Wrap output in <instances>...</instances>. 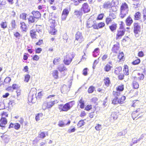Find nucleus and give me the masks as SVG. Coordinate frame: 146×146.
<instances>
[{
    "mask_svg": "<svg viewBox=\"0 0 146 146\" xmlns=\"http://www.w3.org/2000/svg\"><path fill=\"white\" fill-rule=\"evenodd\" d=\"M75 56L74 54L70 53L67 54L64 58L63 60L64 64L66 65H70Z\"/></svg>",
    "mask_w": 146,
    "mask_h": 146,
    "instance_id": "20e7f679",
    "label": "nucleus"
},
{
    "mask_svg": "<svg viewBox=\"0 0 146 146\" xmlns=\"http://www.w3.org/2000/svg\"><path fill=\"white\" fill-rule=\"evenodd\" d=\"M0 26L2 28L5 29L7 27V22L6 21L2 22L0 24Z\"/></svg>",
    "mask_w": 146,
    "mask_h": 146,
    "instance_id": "8fccbe9b",
    "label": "nucleus"
},
{
    "mask_svg": "<svg viewBox=\"0 0 146 146\" xmlns=\"http://www.w3.org/2000/svg\"><path fill=\"white\" fill-rule=\"evenodd\" d=\"M48 135V131H41L38 134V137L39 138L43 139L46 136Z\"/></svg>",
    "mask_w": 146,
    "mask_h": 146,
    "instance_id": "5701e85b",
    "label": "nucleus"
},
{
    "mask_svg": "<svg viewBox=\"0 0 146 146\" xmlns=\"http://www.w3.org/2000/svg\"><path fill=\"white\" fill-rule=\"evenodd\" d=\"M117 75L118 76V77L119 80H123L124 78V74L122 73H121L118 75Z\"/></svg>",
    "mask_w": 146,
    "mask_h": 146,
    "instance_id": "13d9d810",
    "label": "nucleus"
},
{
    "mask_svg": "<svg viewBox=\"0 0 146 146\" xmlns=\"http://www.w3.org/2000/svg\"><path fill=\"white\" fill-rule=\"evenodd\" d=\"M111 116L114 119H116L118 117V115L115 112H112L111 115Z\"/></svg>",
    "mask_w": 146,
    "mask_h": 146,
    "instance_id": "6e6d98bb",
    "label": "nucleus"
},
{
    "mask_svg": "<svg viewBox=\"0 0 146 146\" xmlns=\"http://www.w3.org/2000/svg\"><path fill=\"white\" fill-rule=\"evenodd\" d=\"M15 98L12 97L9 99V102L8 104V108L11 109L15 104Z\"/></svg>",
    "mask_w": 146,
    "mask_h": 146,
    "instance_id": "2eb2a0df",
    "label": "nucleus"
},
{
    "mask_svg": "<svg viewBox=\"0 0 146 146\" xmlns=\"http://www.w3.org/2000/svg\"><path fill=\"white\" fill-rule=\"evenodd\" d=\"M31 13L36 19H38L41 17V15L40 13L37 11H33L31 12Z\"/></svg>",
    "mask_w": 146,
    "mask_h": 146,
    "instance_id": "a211bd4d",
    "label": "nucleus"
},
{
    "mask_svg": "<svg viewBox=\"0 0 146 146\" xmlns=\"http://www.w3.org/2000/svg\"><path fill=\"white\" fill-rule=\"evenodd\" d=\"M133 88L135 89H137L139 88V85L138 83L135 81L133 82Z\"/></svg>",
    "mask_w": 146,
    "mask_h": 146,
    "instance_id": "864d4df0",
    "label": "nucleus"
},
{
    "mask_svg": "<svg viewBox=\"0 0 146 146\" xmlns=\"http://www.w3.org/2000/svg\"><path fill=\"white\" fill-rule=\"evenodd\" d=\"M37 27L39 29L38 30H35L34 29H33L31 30L30 31V35L31 38L33 39H36L37 37V35L36 34V32L37 31L38 33L42 32V27L41 25H36Z\"/></svg>",
    "mask_w": 146,
    "mask_h": 146,
    "instance_id": "39448f33",
    "label": "nucleus"
},
{
    "mask_svg": "<svg viewBox=\"0 0 146 146\" xmlns=\"http://www.w3.org/2000/svg\"><path fill=\"white\" fill-rule=\"evenodd\" d=\"M129 39V38L127 36H125L121 40L122 42L123 43L125 42H127Z\"/></svg>",
    "mask_w": 146,
    "mask_h": 146,
    "instance_id": "680f3d73",
    "label": "nucleus"
},
{
    "mask_svg": "<svg viewBox=\"0 0 146 146\" xmlns=\"http://www.w3.org/2000/svg\"><path fill=\"white\" fill-rule=\"evenodd\" d=\"M120 93L118 91H113V95L115 97H117V96H119L120 95Z\"/></svg>",
    "mask_w": 146,
    "mask_h": 146,
    "instance_id": "052dcab7",
    "label": "nucleus"
},
{
    "mask_svg": "<svg viewBox=\"0 0 146 146\" xmlns=\"http://www.w3.org/2000/svg\"><path fill=\"white\" fill-rule=\"evenodd\" d=\"M125 25L124 23L122 21L120 22L119 29L120 30H125Z\"/></svg>",
    "mask_w": 146,
    "mask_h": 146,
    "instance_id": "de8ad7c7",
    "label": "nucleus"
},
{
    "mask_svg": "<svg viewBox=\"0 0 146 146\" xmlns=\"http://www.w3.org/2000/svg\"><path fill=\"white\" fill-rule=\"evenodd\" d=\"M11 24L12 28L13 29H15L16 26L15 20H12L11 21Z\"/></svg>",
    "mask_w": 146,
    "mask_h": 146,
    "instance_id": "603ef678",
    "label": "nucleus"
},
{
    "mask_svg": "<svg viewBox=\"0 0 146 146\" xmlns=\"http://www.w3.org/2000/svg\"><path fill=\"white\" fill-rule=\"evenodd\" d=\"M133 21L130 16H129L126 19L125 22L127 26H130L133 23Z\"/></svg>",
    "mask_w": 146,
    "mask_h": 146,
    "instance_id": "412c9836",
    "label": "nucleus"
},
{
    "mask_svg": "<svg viewBox=\"0 0 146 146\" xmlns=\"http://www.w3.org/2000/svg\"><path fill=\"white\" fill-rule=\"evenodd\" d=\"M144 112V110L142 108L137 109L133 111L131 113V116L133 119H137L143 116L142 114Z\"/></svg>",
    "mask_w": 146,
    "mask_h": 146,
    "instance_id": "7ed1b4c3",
    "label": "nucleus"
},
{
    "mask_svg": "<svg viewBox=\"0 0 146 146\" xmlns=\"http://www.w3.org/2000/svg\"><path fill=\"white\" fill-rule=\"evenodd\" d=\"M74 14L75 15L78 17H81L82 15V12L80 10H76L74 11Z\"/></svg>",
    "mask_w": 146,
    "mask_h": 146,
    "instance_id": "09e8293b",
    "label": "nucleus"
},
{
    "mask_svg": "<svg viewBox=\"0 0 146 146\" xmlns=\"http://www.w3.org/2000/svg\"><path fill=\"white\" fill-rule=\"evenodd\" d=\"M58 125L59 127H63L65 125V124L63 121L61 120L59 121Z\"/></svg>",
    "mask_w": 146,
    "mask_h": 146,
    "instance_id": "774afa93",
    "label": "nucleus"
},
{
    "mask_svg": "<svg viewBox=\"0 0 146 146\" xmlns=\"http://www.w3.org/2000/svg\"><path fill=\"white\" fill-rule=\"evenodd\" d=\"M103 81L104 84L106 86L108 87L110 86V80L109 78L108 77L104 78Z\"/></svg>",
    "mask_w": 146,
    "mask_h": 146,
    "instance_id": "bb28decb",
    "label": "nucleus"
},
{
    "mask_svg": "<svg viewBox=\"0 0 146 146\" xmlns=\"http://www.w3.org/2000/svg\"><path fill=\"white\" fill-rule=\"evenodd\" d=\"M100 51V49L99 48H97L95 49L93 51V55L94 56L95 55V54H98L99 52Z\"/></svg>",
    "mask_w": 146,
    "mask_h": 146,
    "instance_id": "e2e57ef3",
    "label": "nucleus"
},
{
    "mask_svg": "<svg viewBox=\"0 0 146 146\" xmlns=\"http://www.w3.org/2000/svg\"><path fill=\"white\" fill-rule=\"evenodd\" d=\"M61 61V59L59 57H56L54 58L53 61V64L54 65H57L60 63Z\"/></svg>",
    "mask_w": 146,
    "mask_h": 146,
    "instance_id": "72a5a7b5",
    "label": "nucleus"
},
{
    "mask_svg": "<svg viewBox=\"0 0 146 146\" xmlns=\"http://www.w3.org/2000/svg\"><path fill=\"white\" fill-rule=\"evenodd\" d=\"M11 80V78L9 77H7L5 79L4 82L5 84H9Z\"/></svg>",
    "mask_w": 146,
    "mask_h": 146,
    "instance_id": "4d7b16f0",
    "label": "nucleus"
},
{
    "mask_svg": "<svg viewBox=\"0 0 146 146\" xmlns=\"http://www.w3.org/2000/svg\"><path fill=\"white\" fill-rule=\"evenodd\" d=\"M27 15L25 13H21L20 16V18L23 20H26Z\"/></svg>",
    "mask_w": 146,
    "mask_h": 146,
    "instance_id": "49530a36",
    "label": "nucleus"
},
{
    "mask_svg": "<svg viewBox=\"0 0 146 146\" xmlns=\"http://www.w3.org/2000/svg\"><path fill=\"white\" fill-rule=\"evenodd\" d=\"M95 88L93 86H90L88 88V92L89 94L92 93L94 91Z\"/></svg>",
    "mask_w": 146,
    "mask_h": 146,
    "instance_id": "ea45409f",
    "label": "nucleus"
},
{
    "mask_svg": "<svg viewBox=\"0 0 146 146\" xmlns=\"http://www.w3.org/2000/svg\"><path fill=\"white\" fill-rule=\"evenodd\" d=\"M105 23L103 22H101L98 23H96V24L94 26V29H98L103 28L105 26Z\"/></svg>",
    "mask_w": 146,
    "mask_h": 146,
    "instance_id": "6ab92c4d",
    "label": "nucleus"
},
{
    "mask_svg": "<svg viewBox=\"0 0 146 146\" xmlns=\"http://www.w3.org/2000/svg\"><path fill=\"white\" fill-rule=\"evenodd\" d=\"M75 104L74 101H72L66 103L64 105L60 104L58 105V108L60 111H67Z\"/></svg>",
    "mask_w": 146,
    "mask_h": 146,
    "instance_id": "f257e3e1",
    "label": "nucleus"
},
{
    "mask_svg": "<svg viewBox=\"0 0 146 146\" xmlns=\"http://www.w3.org/2000/svg\"><path fill=\"white\" fill-rule=\"evenodd\" d=\"M8 112L3 111H2L1 114L0 115L1 116V117H3L5 118H6L8 116Z\"/></svg>",
    "mask_w": 146,
    "mask_h": 146,
    "instance_id": "e433bc0d",
    "label": "nucleus"
},
{
    "mask_svg": "<svg viewBox=\"0 0 146 146\" xmlns=\"http://www.w3.org/2000/svg\"><path fill=\"white\" fill-rule=\"evenodd\" d=\"M133 2V5L137 7L141 5V3L140 2V0H132Z\"/></svg>",
    "mask_w": 146,
    "mask_h": 146,
    "instance_id": "473e14b6",
    "label": "nucleus"
},
{
    "mask_svg": "<svg viewBox=\"0 0 146 146\" xmlns=\"http://www.w3.org/2000/svg\"><path fill=\"white\" fill-rule=\"evenodd\" d=\"M113 20L108 17H107L105 19V22L106 25H108L111 23Z\"/></svg>",
    "mask_w": 146,
    "mask_h": 146,
    "instance_id": "79ce46f5",
    "label": "nucleus"
},
{
    "mask_svg": "<svg viewBox=\"0 0 146 146\" xmlns=\"http://www.w3.org/2000/svg\"><path fill=\"white\" fill-rule=\"evenodd\" d=\"M49 33L52 35H56L58 33L57 29L55 28V22L54 21L52 20L50 23V26L48 29Z\"/></svg>",
    "mask_w": 146,
    "mask_h": 146,
    "instance_id": "423d86ee",
    "label": "nucleus"
},
{
    "mask_svg": "<svg viewBox=\"0 0 146 146\" xmlns=\"http://www.w3.org/2000/svg\"><path fill=\"white\" fill-rule=\"evenodd\" d=\"M79 103L80 104L79 106L81 109H84L85 107V101L82 97L79 100Z\"/></svg>",
    "mask_w": 146,
    "mask_h": 146,
    "instance_id": "393cba45",
    "label": "nucleus"
},
{
    "mask_svg": "<svg viewBox=\"0 0 146 146\" xmlns=\"http://www.w3.org/2000/svg\"><path fill=\"white\" fill-rule=\"evenodd\" d=\"M122 67L121 66H119L115 68L114 71V73L116 75H118L122 72Z\"/></svg>",
    "mask_w": 146,
    "mask_h": 146,
    "instance_id": "a878e982",
    "label": "nucleus"
},
{
    "mask_svg": "<svg viewBox=\"0 0 146 146\" xmlns=\"http://www.w3.org/2000/svg\"><path fill=\"white\" fill-rule=\"evenodd\" d=\"M43 116V114L42 113H38L36 116L35 119L37 121L40 120Z\"/></svg>",
    "mask_w": 146,
    "mask_h": 146,
    "instance_id": "a18cd8bd",
    "label": "nucleus"
},
{
    "mask_svg": "<svg viewBox=\"0 0 146 146\" xmlns=\"http://www.w3.org/2000/svg\"><path fill=\"white\" fill-rule=\"evenodd\" d=\"M14 36L16 38H19V37L21 36V34L19 33L18 32L16 31L13 34Z\"/></svg>",
    "mask_w": 146,
    "mask_h": 146,
    "instance_id": "0e129e2a",
    "label": "nucleus"
},
{
    "mask_svg": "<svg viewBox=\"0 0 146 146\" xmlns=\"http://www.w3.org/2000/svg\"><path fill=\"white\" fill-rule=\"evenodd\" d=\"M133 32L135 36L138 37L139 35L141 32V26L138 22L134 23L133 24Z\"/></svg>",
    "mask_w": 146,
    "mask_h": 146,
    "instance_id": "6e6552de",
    "label": "nucleus"
},
{
    "mask_svg": "<svg viewBox=\"0 0 146 146\" xmlns=\"http://www.w3.org/2000/svg\"><path fill=\"white\" fill-rule=\"evenodd\" d=\"M52 75L55 79H57L58 78V72L57 70H55L52 71Z\"/></svg>",
    "mask_w": 146,
    "mask_h": 146,
    "instance_id": "2f4dec72",
    "label": "nucleus"
},
{
    "mask_svg": "<svg viewBox=\"0 0 146 146\" xmlns=\"http://www.w3.org/2000/svg\"><path fill=\"white\" fill-rule=\"evenodd\" d=\"M20 127V125L18 123H16L14 124V128L16 129H19Z\"/></svg>",
    "mask_w": 146,
    "mask_h": 146,
    "instance_id": "338daca9",
    "label": "nucleus"
},
{
    "mask_svg": "<svg viewBox=\"0 0 146 146\" xmlns=\"http://www.w3.org/2000/svg\"><path fill=\"white\" fill-rule=\"evenodd\" d=\"M117 58L118 62H121L124 59V54L123 52H121L119 53L117 55Z\"/></svg>",
    "mask_w": 146,
    "mask_h": 146,
    "instance_id": "aec40b11",
    "label": "nucleus"
},
{
    "mask_svg": "<svg viewBox=\"0 0 146 146\" xmlns=\"http://www.w3.org/2000/svg\"><path fill=\"white\" fill-rule=\"evenodd\" d=\"M129 8L128 5L125 3H122L120 6V17L121 19H123L128 14Z\"/></svg>",
    "mask_w": 146,
    "mask_h": 146,
    "instance_id": "f03ea898",
    "label": "nucleus"
},
{
    "mask_svg": "<svg viewBox=\"0 0 146 146\" xmlns=\"http://www.w3.org/2000/svg\"><path fill=\"white\" fill-rule=\"evenodd\" d=\"M84 123L85 122H84V120L82 119L80 120L78 123L77 125L79 127H80L84 125Z\"/></svg>",
    "mask_w": 146,
    "mask_h": 146,
    "instance_id": "3c124183",
    "label": "nucleus"
},
{
    "mask_svg": "<svg viewBox=\"0 0 146 146\" xmlns=\"http://www.w3.org/2000/svg\"><path fill=\"white\" fill-rule=\"evenodd\" d=\"M96 21L90 18H89L87 21L86 26L88 28L93 27L94 29V26L96 24Z\"/></svg>",
    "mask_w": 146,
    "mask_h": 146,
    "instance_id": "4468645a",
    "label": "nucleus"
},
{
    "mask_svg": "<svg viewBox=\"0 0 146 146\" xmlns=\"http://www.w3.org/2000/svg\"><path fill=\"white\" fill-rule=\"evenodd\" d=\"M141 16V13L138 11L135 13L134 15L135 20H138L140 19Z\"/></svg>",
    "mask_w": 146,
    "mask_h": 146,
    "instance_id": "c85d7f7f",
    "label": "nucleus"
},
{
    "mask_svg": "<svg viewBox=\"0 0 146 146\" xmlns=\"http://www.w3.org/2000/svg\"><path fill=\"white\" fill-rule=\"evenodd\" d=\"M119 44L117 42L116 44H114L111 49V51L113 53H117L119 51Z\"/></svg>",
    "mask_w": 146,
    "mask_h": 146,
    "instance_id": "f3484780",
    "label": "nucleus"
},
{
    "mask_svg": "<svg viewBox=\"0 0 146 146\" xmlns=\"http://www.w3.org/2000/svg\"><path fill=\"white\" fill-rule=\"evenodd\" d=\"M117 9L114 6H112L111 9L109 11V16H108L113 20L115 19L117 17Z\"/></svg>",
    "mask_w": 146,
    "mask_h": 146,
    "instance_id": "1a4fd4ad",
    "label": "nucleus"
},
{
    "mask_svg": "<svg viewBox=\"0 0 146 146\" xmlns=\"http://www.w3.org/2000/svg\"><path fill=\"white\" fill-rule=\"evenodd\" d=\"M118 99L117 97H115L112 101V103L114 104H119Z\"/></svg>",
    "mask_w": 146,
    "mask_h": 146,
    "instance_id": "5fc2aeb1",
    "label": "nucleus"
},
{
    "mask_svg": "<svg viewBox=\"0 0 146 146\" xmlns=\"http://www.w3.org/2000/svg\"><path fill=\"white\" fill-rule=\"evenodd\" d=\"M104 16V13H100L98 14L96 20H102Z\"/></svg>",
    "mask_w": 146,
    "mask_h": 146,
    "instance_id": "a19ab883",
    "label": "nucleus"
},
{
    "mask_svg": "<svg viewBox=\"0 0 146 146\" xmlns=\"http://www.w3.org/2000/svg\"><path fill=\"white\" fill-rule=\"evenodd\" d=\"M86 113L84 111H82L80 114V116L82 117H84L86 115Z\"/></svg>",
    "mask_w": 146,
    "mask_h": 146,
    "instance_id": "69168bd1",
    "label": "nucleus"
},
{
    "mask_svg": "<svg viewBox=\"0 0 146 146\" xmlns=\"http://www.w3.org/2000/svg\"><path fill=\"white\" fill-rule=\"evenodd\" d=\"M56 103V100L49 101L46 102H44L42 106V109L44 110L50 109L54 106Z\"/></svg>",
    "mask_w": 146,
    "mask_h": 146,
    "instance_id": "0eeeda50",
    "label": "nucleus"
},
{
    "mask_svg": "<svg viewBox=\"0 0 146 146\" xmlns=\"http://www.w3.org/2000/svg\"><path fill=\"white\" fill-rule=\"evenodd\" d=\"M111 6V3L110 1L105 2L103 5L104 9H107Z\"/></svg>",
    "mask_w": 146,
    "mask_h": 146,
    "instance_id": "cd10ccee",
    "label": "nucleus"
},
{
    "mask_svg": "<svg viewBox=\"0 0 146 146\" xmlns=\"http://www.w3.org/2000/svg\"><path fill=\"white\" fill-rule=\"evenodd\" d=\"M81 10L83 11L84 13L89 12L90 11V8L88 3H84L81 7Z\"/></svg>",
    "mask_w": 146,
    "mask_h": 146,
    "instance_id": "ddd939ff",
    "label": "nucleus"
},
{
    "mask_svg": "<svg viewBox=\"0 0 146 146\" xmlns=\"http://www.w3.org/2000/svg\"><path fill=\"white\" fill-rule=\"evenodd\" d=\"M70 11V7L66 8L63 9L61 14V19L62 21H65Z\"/></svg>",
    "mask_w": 146,
    "mask_h": 146,
    "instance_id": "9d476101",
    "label": "nucleus"
},
{
    "mask_svg": "<svg viewBox=\"0 0 146 146\" xmlns=\"http://www.w3.org/2000/svg\"><path fill=\"white\" fill-rule=\"evenodd\" d=\"M135 59L132 62L131 64L133 65H137L139 64L141 62L140 59L137 57H135Z\"/></svg>",
    "mask_w": 146,
    "mask_h": 146,
    "instance_id": "c9c22d12",
    "label": "nucleus"
},
{
    "mask_svg": "<svg viewBox=\"0 0 146 146\" xmlns=\"http://www.w3.org/2000/svg\"><path fill=\"white\" fill-rule=\"evenodd\" d=\"M84 108V110L86 111H89L91 110L92 108V106L91 104H87Z\"/></svg>",
    "mask_w": 146,
    "mask_h": 146,
    "instance_id": "37998d69",
    "label": "nucleus"
},
{
    "mask_svg": "<svg viewBox=\"0 0 146 146\" xmlns=\"http://www.w3.org/2000/svg\"><path fill=\"white\" fill-rule=\"evenodd\" d=\"M125 30H118L116 34L115 38L116 40H119L121 38L125 33Z\"/></svg>",
    "mask_w": 146,
    "mask_h": 146,
    "instance_id": "f8f14e48",
    "label": "nucleus"
},
{
    "mask_svg": "<svg viewBox=\"0 0 146 146\" xmlns=\"http://www.w3.org/2000/svg\"><path fill=\"white\" fill-rule=\"evenodd\" d=\"M140 103L139 100H135L133 101V104L131 106L134 107H136L140 106Z\"/></svg>",
    "mask_w": 146,
    "mask_h": 146,
    "instance_id": "7c9ffc66",
    "label": "nucleus"
},
{
    "mask_svg": "<svg viewBox=\"0 0 146 146\" xmlns=\"http://www.w3.org/2000/svg\"><path fill=\"white\" fill-rule=\"evenodd\" d=\"M117 27V24L115 23L111 24L109 26V28L112 31L116 30Z\"/></svg>",
    "mask_w": 146,
    "mask_h": 146,
    "instance_id": "4c0bfd02",
    "label": "nucleus"
},
{
    "mask_svg": "<svg viewBox=\"0 0 146 146\" xmlns=\"http://www.w3.org/2000/svg\"><path fill=\"white\" fill-rule=\"evenodd\" d=\"M123 72L124 74L125 75H128L129 74L128 66L127 65H124L123 69Z\"/></svg>",
    "mask_w": 146,
    "mask_h": 146,
    "instance_id": "f704fd0d",
    "label": "nucleus"
},
{
    "mask_svg": "<svg viewBox=\"0 0 146 146\" xmlns=\"http://www.w3.org/2000/svg\"><path fill=\"white\" fill-rule=\"evenodd\" d=\"M75 40L78 41L79 43H81L84 40L82 36V33L79 31L76 32L75 35Z\"/></svg>",
    "mask_w": 146,
    "mask_h": 146,
    "instance_id": "9b49d317",
    "label": "nucleus"
},
{
    "mask_svg": "<svg viewBox=\"0 0 146 146\" xmlns=\"http://www.w3.org/2000/svg\"><path fill=\"white\" fill-rule=\"evenodd\" d=\"M112 64L111 62H108L104 66V69L106 72H108L110 71L113 67Z\"/></svg>",
    "mask_w": 146,
    "mask_h": 146,
    "instance_id": "dca6fc26",
    "label": "nucleus"
},
{
    "mask_svg": "<svg viewBox=\"0 0 146 146\" xmlns=\"http://www.w3.org/2000/svg\"><path fill=\"white\" fill-rule=\"evenodd\" d=\"M126 99V97L124 96H122L120 98L118 99L119 104H122L124 102Z\"/></svg>",
    "mask_w": 146,
    "mask_h": 146,
    "instance_id": "c03bdc74",
    "label": "nucleus"
},
{
    "mask_svg": "<svg viewBox=\"0 0 146 146\" xmlns=\"http://www.w3.org/2000/svg\"><path fill=\"white\" fill-rule=\"evenodd\" d=\"M124 90V85L123 84L118 86L116 88V90L119 92H122Z\"/></svg>",
    "mask_w": 146,
    "mask_h": 146,
    "instance_id": "58836bf2",
    "label": "nucleus"
},
{
    "mask_svg": "<svg viewBox=\"0 0 146 146\" xmlns=\"http://www.w3.org/2000/svg\"><path fill=\"white\" fill-rule=\"evenodd\" d=\"M35 19L33 15H30L28 18V23L30 24L35 23Z\"/></svg>",
    "mask_w": 146,
    "mask_h": 146,
    "instance_id": "c756f323",
    "label": "nucleus"
},
{
    "mask_svg": "<svg viewBox=\"0 0 146 146\" xmlns=\"http://www.w3.org/2000/svg\"><path fill=\"white\" fill-rule=\"evenodd\" d=\"M7 120L6 118L1 117L0 119V126L3 127L7 124Z\"/></svg>",
    "mask_w": 146,
    "mask_h": 146,
    "instance_id": "4be33fe9",
    "label": "nucleus"
},
{
    "mask_svg": "<svg viewBox=\"0 0 146 146\" xmlns=\"http://www.w3.org/2000/svg\"><path fill=\"white\" fill-rule=\"evenodd\" d=\"M20 24L21 25L20 28L22 31L26 32L28 29L27 25L24 22H21Z\"/></svg>",
    "mask_w": 146,
    "mask_h": 146,
    "instance_id": "b1692460",
    "label": "nucleus"
},
{
    "mask_svg": "<svg viewBox=\"0 0 146 146\" xmlns=\"http://www.w3.org/2000/svg\"><path fill=\"white\" fill-rule=\"evenodd\" d=\"M30 78V76L27 74L25 76L24 81L26 82H28Z\"/></svg>",
    "mask_w": 146,
    "mask_h": 146,
    "instance_id": "bf43d9fd",
    "label": "nucleus"
}]
</instances>
